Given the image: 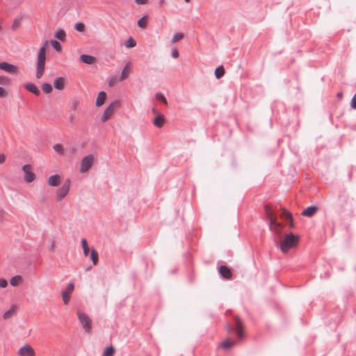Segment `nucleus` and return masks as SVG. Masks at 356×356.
Masks as SVG:
<instances>
[{"instance_id":"nucleus-20","label":"nucleus","mask_w":356,"mask_h":356,"mask_svg":"<svg viewBox=\"0 0 356 356\" xmlns=\"http://www.w3.org/2000/svg\"><path fill=\"white\" fill-rule=\"evenodd\" d=\"M80 59L83 63L89 65L93 64L96 60L95 57L86 54L81 55Z\"/></svg>"},{"instance_id":"nucleus-15","label":"nucleus","mask_w":356,"mask_h":356,"mask_svg":"<svg viewBox=\"0 0 356 356\" xmlns=\"http://www.w3.org/2000/svg\"><path fill=\"white\" fill-rule=\"evenodd\" d=\"M61 182V177L58 175H54L49 177L47 183L49 186H57Z\"/></svg>"},{"instance_id":"nucleus-6","label":"nucleus","mask_w":356,"mask_h":356,"mask_svg":"<svg viewBox=\"0 0 356 356\" xmlns=\"http://www.w3.org/2000/svg\"><path fill=\"white\" fill-rule=\"evenodd\" d=\"M70 186V181L68 180L56 191V198L57 202L61 201L67 195Z\"/></svg>"},{"instance_id":"nucleus-42","label":"nucleus","mask_w":356,"mask_h":356,"mask_svg":"<svg viewBox=\"0 0 356 356\" xmlns=\"http://www.w3.org/2000/svg\"><path fill=\"white\" fill-rule=\"evenodd\" d=\"M8 286V282L4 278L0 279V287L1 288H6Z\"/></svg>"},{"instance_id":"nucleus-33","label":"nucleus","mask_w":356,"mask_h":356,"mask_svg":"<svg viewBox=\"0 0 356 356\" xmlns=\"http://www.w3.org/2000/svg\"><path fill=\"white\" fill-rule=\"evenodd\" d=\"M147 23V19L146 17H143L141 19H140L138 22V25L140 28H145Z\"/></svg>"},{"instance_id":"nucleus-14","label":"nucleus","mask_w":356,"mask_h":356,"mask_svg":"<svg viewBox=\"0 0 356 356\" xmlns=\"http://www.w3.org/2000/svg\"><path fill=\"white\" fill-rule=\"evenodd\" d=\"M219 273L222 277L227 280L231 279L232 276L231 270L225 266H222L219 268Z\"/></svg>"},{"instance_id":"nucleus-54","label":"nucleus","mask_w":356,"mask_h":356,"mask_svg":"<svg viewBox=\"0 0 356 356\" xmlns=\"http://www.w3.org/2000/svg\"><path fill=\"white\" fill-rule=\"evenodd\" d=\"M54 245H53L51 246V249H52V250H54Z\"/></svg>"},{"instance_id":"nucleus-18","label":"nucleus","mask_w":356,"mask_h":356,"mask_svg":"<svg viewBox=\"0 0 356 356\" xmlns=\"http://www.w3.org/2000/svg\"><path fill=\"white\" fill-rule=\"evenodd\" d=\"M24 88L29 92L33 93L35 95H39L40 92L37 86L32 83H26L24 85Z\"/></svg>"},{"instance_id":"nucleus-37","label":"nucleus","mask_w":356,"mask_h":356,"mask_svg":"<svg viewBox=\"0 0 356 356\" xmlns=\"http://www.w3.org/2000/svg\"><path fill=\"white\" fill-rule=\"evenodd\" d=\"M51 44L52 47L56 50V51H60L61 50V44L56 40H51Z\"/></svg>"},{"instance_id":"nucleus-30","label":"nucleus","mask_w":356,"mask_h":356,"mask_svg":"<svg viewBox=\"0 0 356 356\" xmlns=\"http://www.w3.org/2000/svg\"><path fill=\"white\" fill-rule=\"evenodd\" d=\"M282 217L284 218L286 220H289L290 221V223H291L290 226L291 227H293V221H292V217H291V213L289 212H288L285 209H283Z\"/></svg>"},{"instance_id":"nucleus-2","label":"nucleus","mask_w":356,"mask_h":356,"mask_svg":"<svg viewBox=\"0 0 356 356\" xmlns=\"http://www.w3.org/2000/svg\"><path fill=\"white\" fill-rule=\"evenodd\" d=\"M46 46L47 42H45L44 45L39 49L38 54L35 73V76L38 79H40L44 73L46 60Z\"/></svg>"},{"instance_id":"nucleus-29","label":"nucleus","mask_w":356,"mask_h":356,"mask_svg":"<svg viewBox=\"0 0 356 356\" xmlns=\"http://www.w3.org/2000/svg\"><path fill=\"white\" fill-rule=\"evenodd\" d=\"M81 245H82V247H83L84 256L87 257L88 255V253H89V251H90V248H89L88 245V243H87V241H86V239H83L81 241Z\"/></svg>"},{"instance_id":"nucleus-39","label":"nucleus","mask_w":356,"mask_h":356,"mask_svg":"<svg viewBox=\"0 0 356 356\" xmlns=\"http://www.w3.org/2000/svg\"><path fill=\"white\" fill-rule=\"evenodd\" d=\"M54 149L58 153L63 154V148L60 144H56L54 146Z\"/></svg>"},{"instance_id":"nucleus-53","label":"nucleus","mask_w":356,"mask_h":356,"mask_svg":"<svg viewBox=\"0 0 356 356\" xmlns=\"http://www.w3.org/2000/svg\"><path fill=\"white\" fill-rule=\"evenodd\" d=\"M191 0H185L186 3H188Z\"/></svg>"},{"instance_id":"nucleus-4","label":"nucleus","mask_w":356,"mask_h":356,"mask_svg":"<svg viewBox=\"0 0 356 356\" xmlns=\"http://www.w3.org/2000/svg\"><path fill=\"white\" fill-rule=\"evenodd\" d=\"M76 314L78 316L80 323L86 332H90L92 330V321L90 318L86 314L81 311H77Z\"/></svg>"},{"instance_id":"nucleus-34","label":"nucleus","mask_w":356,"mask_h":356,"mask_svg":"<svg viewBox=\"0 0 356 356\" xmlns=\"http://www.w3.org/2000/svg\"><path fill=\"white\" fill-rule=\"evenodd\" d=\"M74 29L79 32H83L86 29V26L83 23L79 22L75 24Z\"/></svg>"},{"instance_id":"nucleus-12","label":"nucleus","mask_w":356,"mask_h":356,"mask_svg":"<svg viewBox=\"0 0 356 356\" xmlns=\"http://www.w3.org/2000/svg\"><path fill=\"white\" fill-rule=\"evenodd\" d=\"M265 213L267 216V218L270 221V223H271L272 225L275 224L276 225H279L278 222L277 221V216L273 213L270 206L266 205L265 207Z\"/></svg>"},{"instance_id":"nucleus-40","label":"nucleus","mask_w":356,"mask_h":356,"mask_svg":"<svg viewBox=\"0 0 356 356\" xmlns=\"http://www.w3.org/2000/svg\"><path fill=\"white\" fill-rule=\"evenodd\" d=\"M156 97L158 100L162 102L163 103H164L165 104H167V100L165 99V97L163 96V94L161 93H157L156 95Z\"/></svg>"},{"instance_id":"nucleus-17","label":"nucleus","mask_w":356,"mask_h":356,"mask_svg":"<svg viewBox=\"0 0 356 356\" xmlns=\"http://www.w3.org/2000/svg\"><path fill=\"white\" fill-rule=\"evenodd\" d=\"M318 211V207L315 206H311L307 207L302 212V215L307 217H312Z\"/></svg>"},{"instance_id":"nucleus-47","label":"nucleus","mask_w":356,"mask_h":356,"mask_svg":"<svg viewBox=\"0 0 356 356\" xmlns=\"http://www.w3.org/2000/svg\"><path fill=\"white\" fill-rule=\"evenodd\" d=\"M172 56L175 58H177L179 57V51L177 49H173L172 51Z\"/></svg>"},{"instance_id":"nucleus-1","label":"nucleus","mask_w":356,"mask_h":356,"mask_svg":"<svg viewBox=\"0 0 356 356\" xmlns=\"http://www.w3.org/2000/svg\"><path fill=\"white\" fill-rule=\"evenodd\" d=\"M299 242V236L292 233L286 234L280 240V248L281 251L286 254L291 248H296Z\"/></svg>"},{"instance_id":"nucleus-19","label":"nucleus","mask_w":356,"mask_h":356,"mask_svg":"<svg viewBox=\"0 0 356 356\" xmlns=\"http://www.w3.org/2000/svg\"><path fill=\"white\" fill-rule=\"evenodd\" d=\"M106 99V93L104 91L99 92L96 99V106L98 107L102 106L104 104Z\"/></svg>"},{"instance_id":"nucleus-48","label":"nucleus","mask_w":356,"mask_h":356,"mask_svg":"<svg viewBox=\"0 0 356 356\" xmlns=\"http://www.w3.org/2000/svg\"><path fill=\"white\" fill-rule=\"evenodd\" d=\"M73 104V109H76L79 106V102L77 100H74L72 103Z\"/></svg>"},{"instance_id":"nucleus-10","label":"nucleus","mask_w":356,"mask_h":356,"mask_svg":"<svg viewBox=\"0 0 356 356\" xmlns=\"http://www.w3.org/2000/svg\"><path fill=\"white\" fill-rule=\"evenodd\" d=\"M234 321H235V330H236L237 337L239 340H242L244 337L243 323L238 317H235Z\"/></svg>"},{"instance_id":"nucleus-28","label":"nucleus","mask_w":356,"mask_h":356,"mask_svg":"<svg viewBox=\"0 0 356 356\" xmlns=\"http://www.w3.org/2000/svg\"><path fill=\"white\" fill-rule=\"evenodd\" d=\"M124 45L127 48H132L136 45V42L134 38H129L127 40L125 41Z\"/></svg>"},{"instance_id":"nucleus-38","label":"nucleus","mask_w":356,"mask_h":356,"mask_svg":"<svg viewBox=\"0 0 356 356\" xmlns=\"http://www.w3.org/2000/svg\"><path fill=\"white\" fill-rule=\"evenodd\" d=\"M9 83V78L5 76H0V85H8Z\"/></svg>"},{"instance_id":"nucleus-22","label":"nucleus","mask_w":356,"mask_h":356,"mask_svg":"<svg viewBox=\"0 0 356 356\" xmlns=\"http://www.w3.org/2000/svg\"><path fill=\"white\" fill-rule=\"evenodd\" d=\"M17 310V306L13 305L8 311H7L6 312H5L3 314V318L4 319L10 318L15 314V313L16 312Z\"/></svg>"},{"instance_id":"nucleus-43","label":"nucleus","mask_w":356,"mask_h":356,"mask_svg":"<svg viewBox=\"0 0 356 356\" xmlns=\"http://www.w3.org/2000/svg\"><path fill=\"white\" fill-rule=\"evenodd\" d=\"M350 104L353 108L356 109V93L353 97Z\"/></svg>"},{"instance_id":"nucleus-9","label":"nucleus","mask_w":356,"mask_h":356,"mask_svg":"<svg viewBox=\"0 0 356 356\" xmlns=\"http://www.w3.org/2000/svg\"><path fill=\"white\" fill-rule=\"evenodd\" d=\"M0 69L11 74H17L19 72V70L17 66L6 62L0 63Z\"/></svg>"},{"instance_id":"nucleus-26","label":"nucleus","mask_w":356,"mask_h":356,"mask_svg":"<svg viewBox=\"0 0 356 356\" xmlns=\"http://www.w3.org/2000/svg\"><path fill=\"white\" fill-rule=\"evenodd\" d=\"M234 344L235 342L234 341H231L230 339H227L221 343V347L222 348L227 349L232 347Z\"/></svg>"},{"instance_id":"nucleus-52","label":"nucleus","mask_w":356,"mask_h":356,"mask_svg":"<svg viewBox=\"0 0 356 356\" xmlns=\"http://www.w3.org/2000/svg\"><path fill=\"white\" fill-rule=\"evenodd\" d=\"M337 96H338V97H341V93H338V94H337Z\"/></svg>"},{"instance_id":"nucleus-24","label":"nucleus","mask_w":356,"mask_h":356,"mask_svg":"<svg viewBox=\"0 0 356 356\" xmlns=\"http://www.w3.org/2000/svg\"><path fill=\"white\" fill-rule=\"evenodd\" d=\"M225 73V69L222 65L218 67L215 70V76L217 79H220L221 77H222Z\"/></svg>"},{"instance_id":"nucleus-46","label":"nucleus","mask_w":356,"mask_h":356,"mask_svg":"<svg viewBox=\"0 0 356 356\" xmlns=\"http://www.w3.org/2000/svg\"><path fill=\"white\" fill-rule=\"evenodd\" d=\"M6 156L4 154H0V164H3L6 162Z\"/></svg>"},{"instance_id":"nucleus-23","label":"nucleus","mask_w":356,"mask_h":356,"mask_svg":"<svg viewBox=\"0 0 356 356\" xmlns=\"http://www.w3.org/2000/svg\"><path fill=\"white\" fill-rule=\"evenodd\" d=\"M22 282V278L20 275H16V276H14L13 277H12L10 279V284L13 286H18L19 284H20Z\"/></svg>"},{"instance_id":"nucleus-13","label":"nucleus","mask_w":356,"mask_h":356,"mask_svg":"<svg viewBox=\"0 0 356 356\" xmlns=\"http://www.w3.org/2000/svg\"><path fill=\"white\" fill-rule=\"evenodd\" d=\"M131 62H128L125 65V66L123 67L121 75L120 76V81H122L127 79L129 77V76L130 75V74L131 72Z\"/></svg>"},{"instance_id":"nucleus-35","label":"nucleus","mask_w":356,"mask_h":356,"mask_svg":"<svg viewBox=\"0 0 356 356\" xmlns=\"http://www.w3.org/2000/svg\"><path fill=\"white\" fill-rule=\"evenodd\" d=\"M42 89L45 93H50L52 91V86L49 83H44L42 86Z\"/></svg>"},{"instance_id":"nucleus-31","label":"nucleus","mask_w":356,"mask_h":356,"mask_svg":"<svg viewBox=\"0 0 356 356\" xmlns=\"http://www.w3.org/2000/svg\"><path fill=\"white\" fill-rule=\"evenodd\" d=\"M184 37V33H177L173 35V38L172 39V43H176L179 42V40H182Z\"/></svg>"},{"instance_id":"nucleus-41","label":"nucleus","mask_w":356,"mask_h":356,"mask_svg":"<svg viewBox=\"0 0 356 356\" xmlns=\"http://www.w3.org/2000/svg\"><path fill=\"white\" fill-rule=\"evenodd\" d=\"M279 225H276L275 224L272 225L270 223V228L273 232H280V229L282 227V225L278 222Z\"/></svg>"},{"instance_id":"nucleus-21","label":"nucleus","mask_w":356,"mask_h":356,"mask_svg":"<svg viewBox=\"0 0 356 356\" xmlns=\"http://www.w3.org/2000/svg\"><path fill=\"white\" fill-rule=\"evenodd\" d=\"M164 116L162 114H158L154 119V124L157 127H161L164 124Z\"/></svg>"},{"instance_id":"nucleus-25","label":"nucleus","mask_w":356,"mask_h":356,"mask_svg":"<svg viewBox=\"0 0 356 356\" xmlns=\"http://www.w3.org/2000/svg\"><path fill=\"white\" fill-rule=\"evenodd\" d=\"M90 257L91 260L92 261L93 264L96 266L99 261L97 252L95 250H92Z\"/></svg>"},{"instance_id":"nucleus-51","label":"nucleus","mask_w":356,"mask_h":356,"mask_svg":"<svg viewBox=\"0 0 356 356\" xmlns=\"http://www.w3.org/2000/svg\"><path fill=\"white\" fill-rule=\"evenodd\" d=\"M113 81H110V82H109V86H113Z\"/></svg>"},{"instance_id":"nucleus-44","label":"nucleus","mask_w":356,"mask_h":356,"mask_svg":"<svg viewBox=\"0 0 356 356\" xmlns=\"http://www.w3.org/2000/svg\"><path fill=\"white\" fill-rule=\"evenodd\" d=\"M7 95L6 90L3 88L2 87H0V97H4Z\"/></svg>"},{"instance_id":"nucleus-36","label":"nucleus","mask_w":356,"mask_h":356,"mask_svg":"<svg viewBox=\"0 0 356 356\" xmlns=\"http://www.w3.org/2000/svg\"><path fill=\"white\" fill-rule=\"evenodd\" d=\"M55 36H56V38H57L58 39H59L60 40H64V39L65 38V33L63 30L60 29L56 32Z\"/></svg>"},{"instance_id":"nucleus-8","label":"nucleus","mask_w":356,"mask_h":356,"mask_svg":"<svg viewBox=\"0 0 356 356\" xmlns=\"http://www.w3.org/2000/svg\"><path fill=\"white\" fill-rule=\"evenodd\" d=\"M74 289V284L73 282H70L67 286V288L62 291V299L64 305H68L71 295L73 293Z\"/></svg>"},{"instance_id":"nucleus-32","label":"nucleus","mask_w":356,"mask_h":356,"mask_svg":"<svg viewBox=\"0 0 356 356\" xmlns=\"http://www.w3.org/2000/svg\"><path fill=\"white\" fill-rule=\"evenodd\" d=\"M115 353V348L113 346H110L104 352L103 356H113Z\"/></svg>"},{"instance_id":"nucleus-50","label":"nucleus","mask_w":356,"mask_h":356,"mask_svg":"<svg viewBox=\"0 0 356 356\" xmlns=\"http://www.w3.org/2000/svg\"><path fill=\"white\" fill-rule=\"evenodd\" d=\"M227 331H228V332H231V331H232V328L231 327H227Z\"/></svg>"},{"instance_id":"nucleus-16","label":"nucleus","mask_w":356,"mask_h":356,"mask_svg":"<svg viewBox=\"0 0 356 356\" xmlns=\"http://www.w3.org/2000/svg\"><path fill=\"white\" fill-rule=\"evenodd\" d=\"M66 84V79L64 77H59L54 80V86L57 90H63Z\"/></svg>"},{"instance_id":"nucleus-49","label":"nucleus","mask_w":356,"mask_h":356,"mask_svg":"<svg viewBox=\"0 0 356 356\" xmlns=\"http://www.w3.org/2000/svg\"><path fill=\"white\" fill-rule=\"evenodd\" d=\"M164 1H165V0H160L159 3H160L161 6H162L163 3H164Z\"/></svg>"},{"instance_id":"nucleus-45","label":"nucleus","mask_w":356,"mask_h":356,"mask_svg":"<svg viewBox=\"0 0 356 356\" xmlns=\"http://www.w3.org/2000/svg\"><path fill=\"white\" fill-rule=\"evenodd\" d=\"M135 2L138 5H145L148 3V0H135Z\"/></svg>"},{"instance_id":"nucleus-3","label":"nucleus","mask_w":356,"mask_h":356,"mask_svg":"<svg viewBox=\"0 0 356 356\" xmlns=\"http://www.w3.org/2000/svg\"><path fill=\"white\" fill-rule=\"evenodd\" d=\"M120 102L118 100L111 102L108 106L105 109L102 116V121L103 122H106L111 116L114 114L115 111L120 107Z\"/></svg>"},{"instance_id":"nucleus-11","label":"nucleus","mask_w":356,"mask_h":356,"mask_svg":"<svg viewBox=\"0 0 356 356\" xmlns=\"http://www.w3.org/2000/svg\"><path fill=\"white\" fill-rule=\"evenodd\" d=\"M18 355L19 356H35V353L30 345L26 344L19 349Z\"/></svg>"},{"instance_id":"nucleus-7","label":"nucleus","mask_w":356,"mask_h":356,"mask_svg":"<svg viewBox=\"0 0 356 356\" xmlns=\"http://www.w3.org/2000/svg\"><path fill=\"white\" fill-rule=\"evenodd\" d=\"M22 170L24 172V180L27 183L33 181L35 179V175L33 172V168L29 164H26L22 167Z\"/></svg>"},{"instance_id":"nucleus-5","label":"nucleus","mask_w":356,"mask_h":356,"mask_svg":"<svg viewBox=\"0 0 356 356\" xmlns=\"http://www.w3.org/2000/svg\"><path fill=\"white\" fill-rule=\"evenodd\" d=\"M95 161V156L93 154H88L84 156L80 163V172L82 173L88 172L92 166Z\"/></svg>"},{"instance_id":"nucleus-27","label":"nucleus","mask_w":356,"mask_h":356,"mask_svg":"<svg viewBox=\"0 0 356 356\" xmlns=\"http://www.w3.org/2000/svg\"><path fill=\"white\" fill-rule=\"evenodd\" d=\"M21 21H22L21 18H16L14 19L13 24H12V27H11V29L13 31H17L20 27Z\"/></svg>"}]
</instances>
